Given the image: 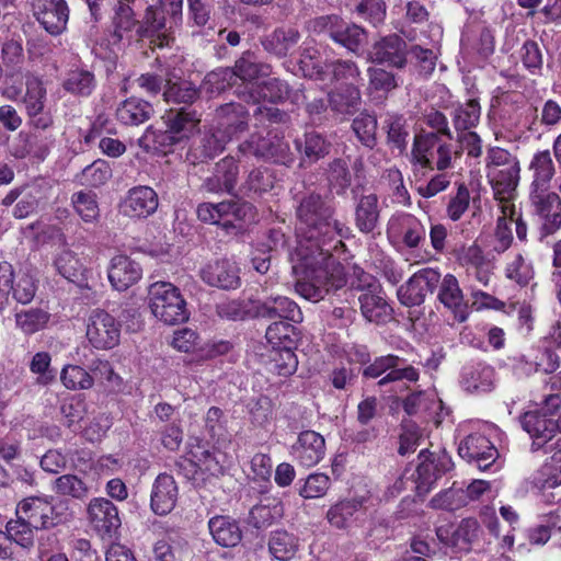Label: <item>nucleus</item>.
Listing matches in <instances>:
<instances>
[{
    "label": "nucleus",
    "mask_w": 561,
    "mask_h": 561,
    "mask_svg": "<svg viewBox=\"0 0 561 561\" xmlns=\"http://www.w3.org/2000/svg\"><path fill=\"white\" fill-rule=\"evenodd\" d=\"M334 211V207L314 192L297 199V247L293 268L301 278L296 284V291L314 302L346 284L344 267L332 256V250L342 244L343 231Z\"/></svg>",
    "instance_id": "obj_1"
},
{
    "label": "nucleus",
    "mask_w": 561,
    "mask_h": 561,
    "mask_svg": "<svg viewBox=\"0 0 561 561\" xmlns=\"http://www.w3.org/2000/svg\"><path fill=\"white\" fill-rule=\"evenodd\" d=\"M520 167L518 159L505 149L495 147L488 151L486 176L494 197L501 205H513L511 201L519 182Z\"/></svg>",
    "instance_id": "obj_2"
},
{
    "label": "nucleus",
    "mask_w": 561,
    "mask_h": 561,
    "mask_svg": "<svg viewBox=\"0 0 561 561\" xmlns=\"http://www.w3.org/2000/svg\"><path fill=\"white\" fill-rule=\"evenodd\" d=\"M148 296L152 314L165 324L175 325L188 319L186 301L173 284L156 282L149 286Z\"/></svg>",
    "instance_id": "obj_3"
},
{
    "label": "nucleus",
    "mask_w": 561,
    "mask_h": 561,
    "mask_svg": "<svg viewBox=\"0 0 561 561\" xmlns=\"http://www.w3.org/2000/svg\"><path fill=\"white\" fill-rule=\"evenodd\" d=\"M458 150L438 137L434 133H421L415 135L411 150L412 162L422 168L444 171L453 165V158L457 156Z\"/></svg>",
    "instance_id": "obj_4"
},
{
    "label": "nucleus",
    "mask_w": 561,
    "mask_h": 561,
    "mask_svg": "<svg viewBox=\"0 0 561 561\" xmlns=\"http://www.w3.org/2000/svg\"><path fill=\"white\" fill-rule=\"evenodd\" d=\"M520 425L533 438L531 450L545 454L561 453V435L556 433L554 420L546 413L529 411L522 415Z\"/></svg>",
    "instance_id": "obj_5"
},
{
    "label": "nucleus",
    "mask_w": 561,
    "mask_h": 561,
    "mask_svg": "<svg viewBox=\"0 0 561 561\" xmlns=\"http://www.w3.org/2000/svg\"><path fill=\"white\" fill-rule=\"evenodd\" d=\"M36 290V280L32 275H14L11 264L0 263V311L9 305L10 295L16 302L26 305L33 300Z\"/></svg>",
    "instance_id": "obj_6"
},
{
    "label": "nucleus",
    "mask_w": 561,
    "mask_h": 561,
    "mask_svg": "<svg viewBox=\"0 0 561 561\" xmlns=\"http://www.w3.org/2000/svg\"><path fill=\"white\" fill-rule=\"evenodd\" d=\"M403 359L396 355L376 357L375 360L364 368L365 378L377 379L379 387L387 386L400 380L416 381L419 371L413 366L402 367Z\"/></svg>",
    "instance_id": "obj_7"
},
{
    "label": "nucleus",
    "mask_w": 561,
    "mask_h": 561,
    "mask_svg": "<svg viewBox=\"0 0 561 561\" xmlns=\"http://www.w3.org/2000/svg\"><path fill=\"white\" fill-rule=\"evenodd\" d=\"M87 339L98 350H111L119 343L121 324L104 310L91 312L87 323Z\"/></svg>",
    "instance_id": "obj_8"
},
{
    "label": "nucleus",
    "mask_w": 561,
    "mask_h": 561,
    "mask_svg": "<svg viewBox=\"0 0 561 561\" xmlns=\"http://www.w3.org/2000/svg\"><path fill=\"white\" fill-rule=\"evenodd\" d=\"M440 282V273L434 268H422L398 289V298L404 306H420L427 294H433Z\"/></svg>",
    "instance_id": "obj_9"
},
{
    "label": "nucleus",
    "mask_w": 561,
    "mask_h": 561,
    "mask_svg": "<svg viewBox=\"0 0 561 561\" xmlns=\"http://www.w3.org/2000/svg\"><path fill=\"white\" fill-rule=\"evenodd\" d=\"M238 151L241 154L273 159L280 163H286L289 160L288 144L282 137L272 134H267L266 137L260 134H252L249 139L239 145Z\"/></svg>",
    "instance_id": "obj_10"
},
{
    "label": "nucleus",
    "mask_w": 561,
    "mask_h": 561,
    "mask_svg": "<svg viewBox=\"0 0 561 561\" xmlns=\"http://www.w3.org/2000/svg\"><path fill=\"white\" fill-rule=\"evenodd\" d=\"M409 47L398 34H390L377 41L369 51L371 61L403 69L408 64Z\"/></svg>",
    "instance_id": "obj_11"
},
{
    "label": "nucleus",
    "mask_w": 561,
    "mask_h": 561,
    "mask_svg": "<svg viewBox=\"0 0 561 561\" xmlns=\"http://www.w3.org/2000/svg\"><path fill=\"white\" fill-rule=\"evenodd\" d=\"M300 62L304 68L311 67L308 76L314 80L323 81L330 75L331 82L355 81L360 75L357 65L351 60H334L325 62L324 66L316 65L312 62V56L309 51L302 54Z\"/></svg>",
    "instance_id": "obj_12"
},
{
    "label": "nucleus",
    "mask_w": 561,
    "mask_h": 561,
    "mask_svg": "<svg viewBox=\"0 0 561 561\" xmlns=\"http://www.w3.org/2000/svg\"><path fill=\"white\" fill-rule=\"evenodd\" d=\"M88 517L93 529L102 537H113L121 527L117 507L104 497H96L88 505Z\"/></svg>",
    "instance_id": "obj_13"
},
{
    "label": "nucleus",
    "mask_w": 561,
    "mask_h": 561,
    "mask_svg": "<svg viewBox=\"0 0 561 561\" xmlns=\"http://www.w3.org/2000/svg\"><path fill=\"white\" fill-rule=\"evenodd\" d=\"M458 455L483 471L494 463L497 457V450L485 436L473 434L467 436L460 443Z\"/></svg>",
    "instance_id": "obj_14"
},
{
    "label": "nucleus",
    "mask_w": 561,
    "mask_h": 561,
    "mask_svg": "<svg viewBox=\"0 0 561 561\" xmlns=\"http://www.w3.org/2000/svg\"><path fill=\"white\" fill-rule=\"evenodd\" d=\"M199 276L207 285L220 289H236L240 285L239 268L227 259L208 262L201 268Z\"/></svg>",
    "instance_id": "obj_15"
},
{
    "label": "nucleus",
    "mask_w": 561,
    "mask_h": 561,
    "mask_svg": "<svg viewBox=\"0 0 561 561\" xmlns=\"http://www.w3.org/2000/svg\"><path fill=\"white\" fill-rule=\"evenodd\" d=\"M254 317L266 319H285L293 322L302 321V312L298 305L284 296L268 297L252 302Z\"/></svg>",
    "instance_id": "obj_16"
},
{
    "label": "nucleus",
    "mask_w": 561,
    "mask_h": 561,
    "mask_svg": "<svg viewBox=\"0 0 561 561\" xmlns=\"http://www.w3.org/2000/svg\"><path fill=\"white\" fill-rule=\"evenodd\" d=\"M16 513L23 515L24 520L35 529L50 528L61 522L51 504L41 497L25 499L19 504Z\"/></svg>",
    "instance_id": "obj_17"
},
{
    "label": "nucleus",
    "mask_w": 561,
    "mask_h": 561,
    "mask_svg": "<svg viewBox=\"0 0 561 561\" xmlns=\"http://www.w3.org/2000/svg\"><path fill=\"white\" fill-rule=\"evenodd\" d=\"M325 454V440L314 431L307 430L298 435L291 446L294 459L304 467L310 468L321 461Z\"/></svg>",
    "instance_id": "obj_18"
},
{
    "label": "nucleus",
    "mask_w": 561,
    "mask_h": 561,
    "mask_svg": "<svg viewBox=\"0 0 561 561\" xmlns=\"http://www.w3.org/2000/svg\"><path fill=\"white\" fill-rule=\"evenodd\" d=\"M158 195L149 186L130 188L121 204L122 213L130 218H146L158 208Z\"/></svg>",
    "instance_id": "obj_19"
},
{
    "label": "nucleus",
    "mask_w": 561,
    "mask_h": 561,
    "mask_svg": "<svg viewBox=\"0 0 561 561\" xmlns=\"http://www.w3.org/2000/svg\"><path fill=\"white\" fill-rule=\"evenodd\" d=\"M214 122V127L232 140L238 134L247 130L249 113L242 104L230 102L217 107Z\"/></svg>",
    "instance_id": "obj_20"
},
{
    "label": "nucleus",
    "mask_w": 561,
    "mask_h": 561,
    "mask_svg": "<svg viewBox=\"0 0 561 561\" xmlns=\"http://www.w3.org/2000/svg\"><path fill=\"white\" fill-rule=\"evenodd\" d=\"M35 15L49 34L59 35L66 30L69 8L65 0H39Z\"/></svg>",
    "instance_id": "obj_21"
},
{
    "label": "nucleus",
    "mask_w": 561,
    "mask_h": 561,
    "mask_svg": "<svg viewBox=\"0 0 561 561\" xmlns=\"http://www.w3.org/2000/svg\"><path fill=\"white\" fill-rule=\"evenodd\" d=\"M179 489L174 478L167 473L159 474L152 485L150 507L157 515L169 514L176 505Z\"/></svg>",
    "instance_id": "obj_22"
},
{
    "label": "nucleus",
    "mask_w": 561,
    "mask_h": 561,
    "mask_svg": "<svg viewBox=\"0 0 561 561\" xmlns=\"http://www.w3.org/2000/svg\"><path fill=\"white\" fill-rule=\"evenodd\" d=\"M140 265L126 255H116L111 260L108 280L112 287L124 291L141 278Z\"/></svg>",
    "instance_id": "obj_23"
},
{
    "label": "nucleus",
    "mask_w": 561,
    "mask_h": 561,
    "mask_svg": "<svg viewBox=\"0 0 561 561\" xmlns=\"http://www.w3.org/2000/svg\"><path fill=\"white\" fill-rule=\"evenodd\" d=\"M438 285V300L454 313L458 322H465L469 314L468 305L465 301L457 278L451 274H447Z\"/></svg>",
    "instance_id": "obj_24"
},
{
    "label": "nucleus",
    "mask_w": 561,
    "mask_h": 561,
    "mask_svg": "<svg viewBox=\"0 0 561 561\" xmlns=\"http://www.w3.org/2000/svg\"><path fill=\"white\" fill-rule=\"evenodd\" d=\"M389 230L401 237L408 248H417L425 241L426 229L422 222L411 214L393 216L389 221Z\"/></svg>",
    "instance_id": "obj_25"
},
{
    "label": "nucleus",
    "mask_w": 561,
    "mask_h": 561,
    "mask_svg": "<svg viewBox=\"0 0 561 561\" xmlns=\"http://www.w3.org/2000/svg\"><path fill=\"white\" fill-rule=\"evenodd\" d=\"M380 209L376 194L363 195L355 207V225L363 233L373 232L379 222Z\"/></svg>",
    "instance_id": "obj_26"
},
{
    "label": "nucleus",
    "mask_w": 561,
    "mask_h": 561,
    "mask_svg": "<svg viewBox=\"0 0 561 561\" xmlns=\"http://www.w3.org/2000/svg\"><path fill=\"white\" fill-rule=\"evenodd\" d=\"M374 289L363 293L359 297L360 310L369 322H387L391 319L392 308L387 304L385 297Z\"/></svg>",
    "instance_id": "obj_27"
},
{
    "label": "nucleus",
    "mask_w": 561,
    "mask_h": 561,
    "mask_svg": "<svg viewBox=\"0 0 561 561\" xmlns=\"http://www.w3.org/2000/svg\"><path fill=\"white\" fill-rule=\"evenodd\" d=\"M300 33L291 27H278L262 41L263 48L277 57H285L298 44Z\"/></svg>",
    "instance_id": "obj_28"
},
{
    "label": "nucleus",
    "mask_w": 561,
    "mask_h": 561,
    "mask_svg": "<svg viewBox=\"0 0 561 561\" xmlns=\"http://www.w3.org/2000/svg\"><path fill=\"white\" fill-rule=\"evenodd\" d=\"M360 103V91L354 84L342 85L329 93V105L337 114L353 115Z\"/></svg>",
    "instance_id": "obj_29"
},
{
    "label": "nucleus",
    "mask_w": 561,
    "mask_h": 561,
    "mask_svg": "<svg viewBox=\"0 0 561 561\" xmlns=\"http://www.w3.org/2000/svg\"><path fill=\"white\" fill-rule=\"evenodd\" d=\"M268 552L278 561H290L299 549L298 538L285 529L271 531L268 537Z\"/></svg>",
    "instance_id": "obj_30"
},
{
    "label": "nucleus",
    "mask_w": 561,
    "mask_h": 561,
    "mask_svg": "<svg viewBox=\"0 0 561 561\" xmlns=\"http://www.w3.org/2000/svg\"><path fill=\"white\" fill-rule=\"evenodd\" d=\"M208 527L214 540L222 547H234L242 538V533L237 522L227 516L213 517L208 523Z\"/></svg>",
    "instance_id": "obj_31"
},
{
    "label": "nucleus",
    "mask_w": 561,
    "mask_h": 561,
    "mask_svg": "<svg viewBox=\"0 0 561 561\" xmlns=\"http://www.w3.org/2000/svg\"><path fill=\"white\" fill-rule=\"evenodd\" d=\"M173 78L169 72H165L164 101L176 104L194 103L199 96V91L195 84L187 80H173Z\"/></svg>",
    "instance_id": "obj_32"
},
{
    "label": "nucleus",
    "mask_w": 561,
    "mask_h": 561,
    "mask_svg": "<svg viewBox=\"0 0 561 561\" xmlns=\"http://www.w3.org/2000/svg\"><path fill=\"white\" fill-rule=\"evenodd\" d=\"M462 388L470 393L489 392L494 388V369L488 365H478L462 374Z\"/></svg>",
    "instance_id": "obj_33"
},
{
    "label": "nucleus",
    "mask_w": 561,
    "mask_h": 561,
    "mask_svg": "<svg viewBox=\"0 0 561 561\" xmlns=\"http://www.w3.org/2000/svg\"><path fill=\"white\" fill-rule=\"evenodd\" d=\"M152 114V106L140 99L129 98L116 108L117 119L125 125H140L148 121Z\"/></svg>",
    "instance_id": "obj_34"
},
{
    "label": "nucleus",
    "mask_w": 561,
    "mask_h": 561,
    "mask_svg": "<svg viewBox=\"0 0 561 561\" xmlns=\"http://www.w3.org/2000/svg\"><path fill=\"white\" fill-rule=\"evenodd\" d=\"M231 69L234 79L240 78L243 81H252L271 73V66L260 62L251 50L243 51Z\"/></svg>",
    "instance_id": "obj_35"
},
{
    "label": "nucleus",
    "mask_w": 561,
    "mask_h": 561,
    "mask_svg": "<svg viewBox=\"0 0 561 561\" xmlns=\"http://www.w3.org/2000/svg\"><path fill=\"white\" fill-rule=\"evenodd\" d=\"M459 259L462 265L474 270L476 278L482 285L486 286L489 284L492 264L479 245L471 244L463 249Z\"/></svg>",
    "instance_id": "obj_36"
},
{
    "label": "nucleus",
    "mask_w": 561,
    "mask_h": 561,
    "mask_svg": "<svg viewBox=\"0 0 561 561\" xmlns=\"http://www.w3.org/2000/svg\"><path fill=\"white\" fill-rule=\"evenodd\" d=\"M502 216L499 217L494 238L492 242V251L501 254L504 253L513 242V216L515 214L514 205H501Z\"/></svg>",
    "instance_id": "obj_37"
},
{
    "label": "nucleus",
    "mask_w": 561,
    "mask_h": 561,
    "mask_svg": "<svg viewBox=\"0 0 561 561\" xmlns=\"http://www.w3.org/2000/svg\"><path fill=\"white\" fill-rule=\"evenodd\" d=\"M51 490L61 497L83 500L90 493V485L79 476L66 473L51 482Z\"/></svg>",
    "instance_id": "obj_38"
},
{
    "label": "nucleus",
    "mask_w": 561,
    "mask_h": 561,
    "mask_svg": "<svg viewBox=\"0 0 561 561\" xmlns=\"http://www.w3.org/2000/svg\"><path fill=\"white\" fill-rule=\"evenodd\" d=\"M363 504L364 499L340 501L329 508L327 518L332 526L339 529L346 528L362 510Z\"/></svg>",
    "instance_id": "obj_39"
},
{
    "label": "nucleus",
    "mask_w": 561,
    "mask_h": 561,
    "mask_svg": "<svg viewBox=\"0 0 561 561\" xmlns=\"http://www.w3.org/2000/svg\"><path fill=\"white\" fill-rule=\"evenodd\" d=\"M283 515V504L275 499H267L266 503H260L251 508L249 523L257 529L267 528Z\"/></svg>",
    "instance_id": "obj_40"
},
{
    "label": "nucleus",
    "mask_w": 561,
    "mask_h": 561,
    "mask_svg": "<svg viewBox=\"0 0 561 561\" xmlns=\"http://www.w3.org/2000/svg\"><path fill=\"white\" fill-rule=\"evenodd\" d=\"M331 38L347 48L352 53H357L367 42L365 30L356 24L345 23L341 20L336 30H332Z\"/></svg>",
    "instance_id": "obj_41"
},
{
    "label": "nucleus",
    "mask_w": 561,
    "mask_h": 561,
    "mask_svg": "<svg viewBox=\"0 0 561 561\" xmlns=\"http://www.w3.org/2000/svg\"><path fill=\"white\" fill-rule=\"evenodd\" d=\"M96 85L94 75L85 69H71L67 72L62 88L76 96H89Z\"/></svg>",
    "instance_id": "obj_42"
},
{
    "label": "nucleus",
    "mask_w": 561,
    "mask_h": 561,
    "mask_svg": "<svg viewBox=\"0 0 561 561\" xmlns=\"http://www.w3.org/2000/svg\"><path fill=\"white\" fill-rule=\"evenodd\" d=\"M49 320V312L42 308H30L15 313V325L25 335L44 330Z\"/></svg>",
    "instance_id": "obj_43"
},
{
    "label": "nucleus",
    "mask_w": 561,
    "mask_h": 561,
    "mask_svg": "<svg viewBox=\"0 0 561 561\" xmlns=\"http://www.w3.org/2000/svg\"><path fill=\"white\" fill-rule=\"evenodd\" d=\"M219 224L225 228L233 227L232 219L244 221L253 217L254 210L250 203L241 201H225L216 204Z\"/></svg>",
    "instance_id": "obj_44"
},
{
    "label": "nucleus",
    "mask_w": 561,
    "mask_h": 561,
    "mask_svg": "<svg viewBox=\"0 0 561 561\" xmlns=\"http://www.w3.org/2000/svg\"><path fill=\"white\" fill-rule=\"evenodd\" d=\"M382 129L387 133V142L390 146L401 152L407 148L409 130L403 115L388 113L382 122Z\"/></svg>",
    "instance_id": "obj_45"
},
{
    "label": "nucleus",
    "mask_w": 561,
    "mask_h": 561,
    "mask_svg": "<svg viewBox=\"0 0 561 561\" xmlns=\"http://www.w3.org/2000/svg\"><path fill=\"white\" fill-rule=\"evenodd\" d=\"M26 93L24 96V103L30 116H36L41 114L45 106L46 101V89L43 85L39 77L27 72L25 75Z\"/></svg>",
    "instance_id": "obj_46"
},
{
    "label": "nucleus",
    "mask_w": 561,
    "mask_h": 561,
    "mask_svg": "<svg viewBox=\"0 0 561 561\" xmlns=\"http://www.w3.org/2000/svg\"><path fill=\"white\" fill-rule=\"evenodd\" d=\"M165 123L169 128V133L175 135L179 140L182 141L194 133L199 124V118L196 116L195 112L180 110L178 112L169 113Z\"/></svg>",
    "instance_id": "obj_47"
},
{
    "label": "nucleus",
    "mask_w": 561,
    "mask_h": 561,
    "mask_svg": "<svg viewBox=\"0 0 561 561\" xmlns=\"http://www.w3.org/2000/svg\"><path fill=\"white\" fill-rule=\"evenodd\" d=\"M298 366L295 353L289 347L273 350L268 356L266 368L278 376L288 377L293 375Z\"/></svg>",
    "instance_id": "obj_48"
},
{
    "label": "nucleus",
    "mask_w": 561,
    "mask_h": 561,
    "mask_svg": "<svg viewBox=\"0 0 561 561\" xmlns=\"http://www.w3.org/2000/svg\"><path fill=\"white\" fill-rule=\"evenodd\" d=\"M530 201L537 214L550 220L554 227L561 225V198L557 193L534 195Z\"/></svg>",
    "instance_id": "obj_49"
},
{
    "label": "nucleus",
    "mask_w": 561,
    "mask_h": 561,
    "mask_svg": "<svg viewBox=\"0 0 561 561\" xmlns=\"http://www.w3.org/2000/svg\"><path fill=\"white\" fill-rule=\"evenodd\" d=\"M432 454L426 449L419 454L420 462L416 468V491L420 495L427 494L433 484L438 479L437 472L434 469V461H431Z\"/></svg>",
    "instance_id": "obj_50"
},
{
    "label": "nucleus",
    "mask_w": 561,
    "mask_h": 561,
    "mask_svg": "<svg viewBox=\"0 0 561 561\" xmlns=\"http://www.w3.org/2000/svg\"><path fill=\"white\" fill-rule=\"evenodd\" d=\"M327 176L329 186L337 195H342L352 183L348 164L344 159H334L328 167Z\"/></svg>",
    "instance_id": "obj_51"
},
{
    "label": "nucleus",
    "mask_w": 561,
    "mask_h": 561,
    "mask_svg": "<svg viewBox=\"0 0 561 561\" xmlns=\"http://www.w3.org/2000/svg\"><path fill=\"white\" fill-rule=\"evenodd\" d=\"M76 213L84 222H94L100 217L96 194L92 192H77L71 197Z\"/></svg>",
    "instance_id": "obj_52"
},
{
    "label": "nucleus",
    "mask_w": 561,
    "mask_h": 561,
    "mask_svg": "<svg viewBox=\"0 0 561 561\" xmlns=\"http://www.w3.org/2000/svg\"><path fill=\"white\" fill-rule=\"evenodd\" d=\"M111 178L112 168L110 163L98 159L81 171L79 181L82 185L99 187L104 185Z\"/></svg>",
    "instance_id": "obj_53"
},
{
    "label": "nucleus",
    "mask_w": 561,
    "mask_h": 561,
    "mask_svg": "<svg viewBox=\"0 0 561 561\" xmlns=\"http://www.w3.org/2000/svg\"><path fill=\"white\" fill-rule=\"evenodd\" d=\"M229 141H231L229 136L224 135L214 127L211 131L203 135L195 150L199 153L201 158L213 159L222 152Z\"/></svg>",
    "instance_id": "obj_54"
},
{
    "label": "nucleus",
    "mask_w": 561,
    "mask_h": 561,
    "mask_svg": "<svg viewBox=\"0 0 561 561\" xmlns=\"http://www.w3.org/2000/svg\"><path fill=\"white\" fill-rule=\"evenodd\" d=\"M12 546L15 543L22 548H30L34 545V527L24 520L23 515H18V519L10 520L5 526Z\"/></svg>",
    "instance_id": "obj_55"
},
{
    "label": "nucleus",
    "mask_w": 561,
    "mask_h": 561,
    "mask_svg": "<svg viewBox=\"0 0 561 561\" xmlns=\"http://www.w3.org/2000/svg\"><path fill=\"white\" fill-rule=\"evenodd\" d=\"M480 119V105L476 100H470L455 108L453 123L457 130L467 131L474 127Z\"/></svg>",
    "instance_id": "obj_56"
},
{
    "label": "nucleus",
    "mask_w": 561,
    "mask_h": 561,
    "mask_svg": "<svg viewBox=\"0 0 561 561\" xmlns=\"http://www.w3.org/2000/svg\"><path fill=\"white\" fill-rule=\"evenodd\" d=\"M234 80L231 68H218L205 76L202 89L209 94H220L230 88Z\"/></svg>",
    "instance_id": "obj_57"
},
{
    "label": "nucleus",
    "mask_w": 561,
    "mask_h": 561,
    "mask_svg": "<svg viewBox=\"0 0 561 561\" xmlns=\"http://www.w3.org/2000/svg\"><path fill=\"white\" fill-rule=\"evenodd\" d=\"M55 266L58 273L69 282L79 283L82 280L83 265L71 251L61 252L55 260Z\"/></svg>",
    "instance_id": "obj_58"
},
{
    "label": "nucleus",
    "mask_w": 561,
    "mask_h": 561,
    "mask_svg": "<svg viewBox=\"0 0 561 561\" xmlns=\"http://www.w3.org/2000/svg\"><path fill=\"white\" fill-rule=\"evenodd\" d=\"M62 385L69 390L90 389L93 377L84 368L77 365H67L60 374Z\"/></svg>",
    "instance_id": "obj_59"
},
{
    "label": "nucleus",
    "mask_w": 561,
    "mask_h": 561,
    "mask_svg": "<svg viewBox=\"0 0 561 561\" xmlns=\"http://www.w3.org/2000/svg\"><path fill=\"white\" fill-rule=\"evenodd\" d=\"M358 140L366 147L373 148L376 142L377 118L368 113H360L352 124Z\"/></svg>",
    "instance_id": "obj_60"
},
{
    "label": "nucleus",
    "mask_w": 561,
    "mask_h": 561,
    "mask_svg": "<svg viewBox=\"0 0 561 561\" xmlns=\"http://www.w3.org/2000/svg\"><path fill=\"white\" fill-rule=\"evenodd\" d=\"M505 276L520 286H526L534 277V268L523 254L517 253L506 264Z\"/></svg>",
    "instance_id": "obj_61"
},
{
    "label": "nucleus",
    "mask_w": 561,
    "mask_h": 561,
    "mask_svg": "<svg viewBox=\"0 0 561 561\" xmlns=\"http://www.w3.org/2000/svg\"><path fill=\"white\" fill-rule=\"evenodd\" d=\"M44 198L39 186H26L22 191V197L14 207L15 218L23 219L35 213Z\"/></svg>",
    "instance_id": "obj_62"
},
{
    "label": "nucleus",
    "mask_w": 561,
    "mask_h": 561,
    "mask_svg": "<svg viewBox=\"0 0 561 561\" xmlns=\"http://www.w3.org/2000/svg\"><path fill=\"white\" fill-rule=\"evenodd\" d=\"M480 533V525L474 518H465L455 529L454 547L460 550H469L471 543L478 539Z\"/></svg>",
    "instance_id": "obj_63"
},
{
    "label": "nucleus",
    "mask_w": 561,
    "mask_h": 561,
    "mask_svg": "<svg viewBox=\"0 0 561 561\" xmlns=\"http://www.w3.org/2000/svg\"><path fill=\"white\" fill-rule=\"evenodd\" d=\"M296 147L304 152L305 157L314 162L328 153V145L325 140L317 133H307L304 144L296 140Z\"/></svg>",
    "instance_id": "obj_64"
}]
</instances>
